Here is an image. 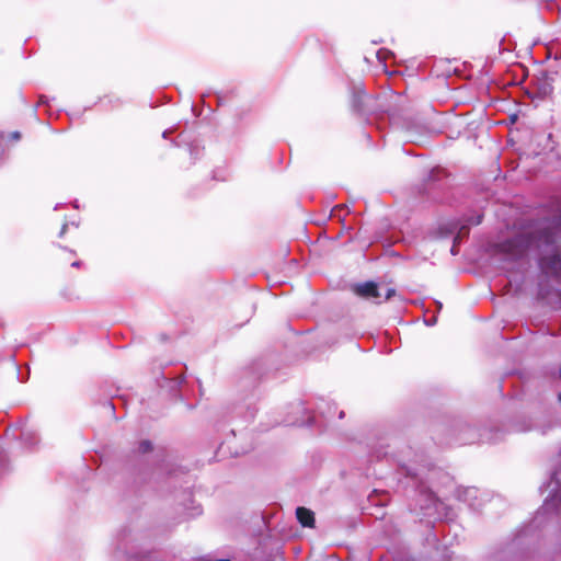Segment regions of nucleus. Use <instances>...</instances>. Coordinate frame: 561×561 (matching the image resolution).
Instances as JSON below:
<instances>
[{
  "instance_id": "nucleus-5",
  "label": "nucleus",
  "mask_w": 561,
  "mask_h": 561,
  "mask_svg": "<svg viewBox=\"0 0 561 561\" xmlns=\"http://www.w3.org/2000/svg\"><path fill=\"white\" fill-rule=\"evenodd\" d=\"M296 517L301 526L308 528L314 527L316 519L311 510L300 506L296 510Z\"/></svg>"
},
{
  "instance_id": "nucleus-2",
  "label": "nucleus",
  "mask_w": 561,
  "mask_h": 561,
  "mask_svg": "<svg viewBox=\"0 0 561 561\" xmlns=\"http://www.w3.org/2000/svg\"><path fill=\"white\" fill-rule=\"evenodd\" d=\"M353 291L364 299H375L381 297V294L379 291V287L375 282H365L362 284H355L353 286Z\"/></svg>"
},
{
  "instance_id": "nucleus-9",
  "label": "nucleus",
  "mask_w": 561,
  "mask_h": 561,
  "mask_svg": "<svg viewBox=\"0 0 561 561\" xmlns=\"http://www.w3.org/2000/svg\"><path fill=\"white\" fill-rule=\"evenodd\" d=\"M11 139L19 140L21 138V134L19 131H13L10 135Z\"/></svg>"
},
{
  "instance_id": "nucleus-1",
  "label": "nucleus",
  "mask_w": 561,
  "mask_h": 561,
  "mask_svg": "<svg viewBox=\"0 0 561 561\" xmlns=\"http://www.w3.org/2000/svg\"><path fill=\"white\" fill-rule=\"evenodd\" d=\"M541 241L552 243V236L546 231L535 234L531 231H523L512 239H507L496 245L497 250L512 257H519L533 245H539Z\"/></svg>"
},
{
  "instance_id": "nucleus-3",
  "label": "nucleus",
  "mask_w": 561,
  "mask_h": 561,
  "mask_svg": "<svg viewBox=\"0 0 561 561\" xmlns=\"http://www.w3.org/2000/svg\"><path fill=\"white\" fill-rule=\"evenodd\" d=\"M540 267L547 274H558L561 272V257L558 253L540 259Z\"/></svg>"
},
{
  "instance_id": "nucleus-4",
  "label": "nucleus",
  "mask_w": 561,
  "mask_h": 561,
  "mask_svg": "<svg viewBox=\"0 0 561 561\" xmlns=\"http://www.w3.org/2000/svg\"><path fill=\"white\" fill-rule=\"evenodd\" d=\"M371 101V96L365 92H358L353 95L351 106L355 113L363 115L368 111Z\"/></svg>"
},
{
  "instance_id": "nucleus-7",
  "label": "nucleus",
  "mask_w": 561,
  "mask_h": 561,
  "mask_svg": "<svg viewBox=\"0 0 561 561\" xmlns=\"http://www.w3.org/2000/svg\"><path fill=\"white\" fill-rule=\"evenodd\" d=\"M394 295H396V290L393 288H388L385 294L383 300L387 301V300L391 299Z\"/></svg>"
},
{
  "instance_id": "nucleus-10",
  "label": "nucleus",
  "mask_w": 561,
  "mask_h": 561,
  "mask_svg": "<svg viewBox=\"0 0 561 561\" xmlns=\"http://www.w3.org/2000/svg\"><path fill=\"white\" fill-rule=\"evenodd\" d=\"M480 222H481V217H478V219L473 224L479 225Z\"/></svg>"
},
{
  "instance_id": "nucleus-6",
  "label": "nucleus",
  "mask_w": 561,
  "mask_h": 561,
  "mask_svg": "<svg viewBox=\"0 0 561 561\" xmlns=\"http://www.w3.org/2000/svg\"><path fill=\"white\" fill-rule=\"evenodd\" d=\"M152 448L153 447H152V444L150 440L146 439V440L140 442V444H139V453H141V454L149 453L152 450Z\"/></svg>"
},
{
  "instance_id": "nucleus-8",
  "label": "nucleus",
  "mask_w": 561,
  "mask_h": 561,
  "mask_svg": "<svg viewBox=\"0 0 561 561\" xmlns=\"http://www.w3.org/2000/svg\"><path fill=\"white\" fill-rule=\"evenodd\" d=\"M467 232H468L467 227L462 226V227L460 228V230H459L458 236L455 238V241H457V240L460 238V236H461L462 233H467Z\"/></svg>"
}]
</instances>
